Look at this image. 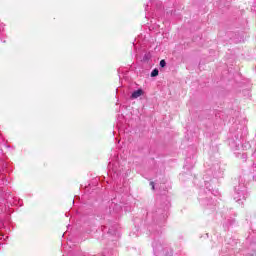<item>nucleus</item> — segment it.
Instances as JSON below:
<instances>
[{"mask_svg": "<svg viewBox=\"0 0 256 256\" xmlns=\"http://www.w3.org/2000/svg\"><path fill=\"white\" fill-rule=\"evenodd\" d=\"M141 95H143V90L138 89L132 93L131 97L132 99H138V97H141Z\"/></svg>", "mask_w": 256, "mask_h": 256, "instance_id": "obj_1", "label": "nucleus"}, {"mask_svg": "<svg viewBox=\"0 0 256 256\" xmlns=\"http://www.w3.org/2000/svg\"><path fill=\"white\" fill-rule=\"evenodd\" d=\"M167 65V62L165 60L160 61V67H165Z\"/></svg>", "mask_w": 256, "mask_h": 256, "instance_id": "obj_3", "label": "nucleus"}, {"mask_svg": "<svg viewBox=\"0 0 256 256\" xmlns=\"http://www.w3.org/2000/svg\"><path fill=\"white\" fill-rule=\"evenodd\" d=\"M157 75H159V70H158V69H154V70L151 72V77H157Z\"/></svg>", "mask_w": 256, "mask_h": 256, "instance_id": "obj_2", "label": "nucleus"}, {"mask_svg": "<svg viewBox=\"0 0 256 256\" xmlns=\"http://www.w3.org/2000/svg\"><path fill=\"white\" fill-rule=\"evenodd\" d=\"M150 185L152 186V189L155 190V183L151 182Z\"/></svg>", "mask_w": 256, "mask_h": 256, "instance_id": "obj_4", "label": "nucleus"}]
</instances>
